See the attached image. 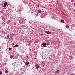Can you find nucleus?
I'll use <instances>...</instances> for the list:
<instances>
[{
    "label": "nucleus",
    "mask_w": 75,
    "mask_h": 75,
    "mask_svg": "<svg viewBox=\"0 0 75 75\" xmlns=\"http://www.w3.org/2000/svg\"><path fill=\"white\" fill-rule=\"evenodd\" d=\"M46 45H50V43H47Z\"/></svg>",
    "instance_id": "9d476101"
},
{
    "label": "nucleus",
    "mask_w": 75,
    "mask_h": 75,
    "mask_svg": "<svg viewBox=\"0 0 75 75\" xmlns=\"http://www.w3.org/2000/svg\"><path fill=\"white\" fill-rule=\"evenodd\" d=\"M6 38L7 39H8L9 38V36L8 35H7Z\"/></svg>",
    "instance_id": "0eeeda50"
},
{
    "label": "nucleus",
    "mask_w": 75,
    "mask_h": 75,
    "mask_svg": "<svg viewBox=\"0 0 75 75\" xmlns=\"http://www.w3.org/2000/svg\"><path fill=\"white\" fill-rule=\"evenodd\" d=\"M40 36L41 37H42V35H40Z\"/></svg>",
    "instance_id": "5701e85b"
},
{
    "label": "nucleus",
    "mask_w": 75,
    "mask_h": 75,
    "mask_svg": "<svg viewBox=\"0 0 75 75\" xmlns=\"http://www.w3.org/2000/svg\"><path fill=\"white\" fill-rule=\"evenodd\" d=\"M25 64V65H29V62H26Z\"/></svg>",
    "instance_id": "39448f33"
},
{
    "label": "nucleus",
    "mask_w": 75,
    "mask_h": 75,
    "mask_svg": "<svg viewBox=\"0 0 75 75\" xmlns=\"http://www.w3.org/2000/svg\"><path fill=\"white\" fill-rule=\"evenodd\" d=\"M8 23H10V20H8L7 22Z\"/></svg>",
    "instance_id": "dca6fc26"
},
{
    "label": "nucleus",
    "mask_w": 75,
    "mask_h": 75,
    "mask_svg": "<svg viewBox=\"0 0 75 75\" xmlns=\"http://www.w3.org/2000/svg\"><path fill=\"white\" fill-rule=\"evenodd\" d=\"M12 45H14V43H13Z\"/></svg>",
    "instance_id": "aec40b11"
},
{
    "label": "nucleus",
    "mask_w": 75,
    "mask_h": 75,
    "mask_svg": "<svg viewBox=\"0 0 75 75\" xmlns=\"http://www.w3.org/2000/svg\"><path fill=\"white\" fill-rule=\"evenodd\" d=\"M61 22H62V23H64L65 22H64V21L63 20H61Z\"/></svg>",
    "instance_id": "6e6552de"
},
{
    "label": "nucleus",
    "mask_w": 75,
    "mask_h": 75,
    "mask_svg": "<svg viewBox=\"0 0 75 75\" xmlns=\"http://www.w3.org/2000/svg\"><path fill=\"white\" fill-rule=\"evenodd\" d=\"M0 74H1V75H2V74H3V73H2V72H1V71H0Z\"/></svg>",
    "instance_id": "ddd939ff"
},
{
    "label": "nucleus",
    "mask_w": 75,
    "mask_h": 75,
    "mask_svg": "<svg viewBox=\"0 0 75 75\" xmlns=\"http://www.w3.org/2000/svg\"><path fill=\"white\" fill-rule=\"evenodd\" d=\"M42 45L44 47H46V43H43L42 44Z\"/></svg>",
    "instance_id": "7ed1b4c3"
},
{
    "label": "nucleus",
    "mask_w": 75,
    "mask_h": 75,
    "mask_svg": "<svg viewBox=\"0 0 75 75\" xmlns=\"http://www.w3.org/2000/svg\"><path fill=\"white\" fill-rule=\"evenodd\" d=\"M10 58H11V59H12L13 58V56H11L10 57Z\"/></svg>",
    "instance_id": "f8f14e48"
},
{
    "label": "nucleus",
    "mask_w": 75,
    "mask_h": 75,
    "mask_svg": "<svg viewBox=\"0 0 75 75\" xmlns=\"http://www.w3.org/2000/svg\"><path fill=\"white\" fill-rule=\"evenodd\" d=\"M9 50H11V48H9Z\"/></svg>",
    "instance_id": "a211bd4d"
},
{
    "label": "nucleus",
    "mask_w": 75,
    "mask_h": 75,
    "mask_svg": "<svg viewBox=\"0 0 75 75\" xmlns=\"http://www.w3.org/2000/svg\"><path fill=\"white\" fill-rule=\"evenodd\" d=\"M45 33H46V34H50L51 33V32L47 31H45Z\"/></svg>",
    "instance_id": "20e7f679"
},
{
    "label": "nucleus",
    "mask_w": 75,
    "mask_h": 75,
    "mask_svg": "<svg viewBox=\"0 0 75 75\" xmlns=\"http://www.w3.org/2000/svg\"><path fill=\"white\" fill-rule=\"evenodd\" d=\"M66 28H69V26L68 25H66Z\"/></svg>",
    "instance_id": "2eb2a0df"
},
{
    "label": "nucleus",
    "mask_w": 75,
    "mask_h": 75,
    "mask_svg": "<svg viewBox=\"0 0 75 75\" xmlns=\"http://www.w3.org/2000/svg\"><path fill=\"white\" fill-rule=\"evenodd\" d=\"M56 72L57 73L59 72V70H57V71Z\"/></svg>",
    "instance_id": "4468645a"
},
{
    "label": "nucleus",
    "mask_w": 75,
    "mask_h": 75,
    "mask_svg": "<svg viewBox=\"0 0 75 75\" xmlns=\"http://www.w3.org/2000/svg\"><path fill=\"white\" fill-rule=\"evenodd\" d=\"M38 11L40 13H41V10H39Z\"/></svg>",
    "instance_id": "1a4fd4ad"
},
{
    "label": "nucleus",
    "mask_w": 75,
    "mask_h": 75,
    "mask_svg": "<svg viewBox=\"0 0 75 75\" xmlns=\"http://www.w3.org/2000/svg\"><path fill=\"white\" fill-rule=\"evenodd\" d=\"M73 11H74V12H75V10H74Z\"/></svg>",
    "instance_id": "412c9836"
},
{
    "label": "nucleus",
    "mask_w": 75,
    "mask_h": 75,
    "mask_svg": "<svg viewBox=\"0 0 75 75\" xmlns=\"http://www.w3.org/2000/svg\"><path fill=\"white\" fill-rule=\"evenodd\" d=\"M5 72V73H8V71L7 70H6Z\"/></svg>",
    "instance_id": "9b49d317"
},
{
    "label": "nucleus",
    "mask_w": 75,
    "mask_h": 75,
    "mask_svg": "<svg viewBox=\"0 0 75 75\" xmlns=\"http://www.w3.org/2000/svg\"><path fill=\"white\" fill-rule=\"evenodd\" d=\"M7 2H5L3 6L4 7H6V6L7 5Z\"/></svg>",
    "instance_id": "f03ea898"
},
{
    "label": "nucleus",
    "mask_w": 75,
    "mask_h": 75,
    "mask_svg": "<svg viewBox=\"0 0 75 75\" xmlns=\"http://www.w3.org/2000/svg\"><path fill=\"white\" fill-rule=\"evenodd\" d=\"M18 47V45H16L14 46V48H15L16 47Z\"/></svg>",
    "instance_id": "423d86ee"
},
{
    "label": "nucleus",
    "mask_w": 75,
    "mask_h": 75,
    "mask_svg": "<svg viewBox=\"0 0 75 75\" xmlns=\"http://www.w3.org/2000/svg\"><path fill=\"white\" fill-rule=\"evenodd\" d=\"M74 5H75V3L74 4Z\"/></svg>",
    "instance_id": "b1692460"
},
{
    "label": "nucleus",
    "mask_w": 75,
    "mask_h": 75,
    "mask_svg": "<svg viewBox=\"0 0 75 75\" xmlns=\"http://www.w3.org/2000/svg\"><path fill=\"white\" fill-rule=\"evenodd\" d=\"M27 58H28V56H27Z\"/></svg>",
    "instance_id": "4be33fe9"
},
{
    "label": "nucleus",
    "mask_w": 75,
    "mask_h": 75,
    "mask_svg": "<svg viewBox=\"0 0 75 75\" xmlns=\"http://www.w3.org/2000/svg\"><path fill=\"white\" fill-rule=\"evenodd\" d=\"M37 7H39V5H37Z\"/></svg>",
    "instance_id": "f3484780"
},
{
    "label": "nucleus",
    "mask_w": 75,
    "mask_h": 75,
    "mask_svg": "<svg viewBox=\"0 0 75 75\" xmlns=\"http://www.w3.org/2000/svg\"><path fill=\"white\" fill-rule=\"evenodd\" d=\"M35 67L36 69H38L39 68V65L38 64H36L35 65Z\"/></svg>",
    "instance_id": "f257e3e1"
},
{
    "label": "nucleus",
    "mask_w": 75,
    "mask_h": 75,
    "mask_svg": "<svg viewBox=\"0 0 75 75\" xmlns=\"http://www.w3.org/2000/svg\"><path fill=\"white\" fill-rule=\"evenodd\" d=\"M40 34V35H43V33L42 34Z\"/></svg>",
    "instance_id": "6ab92c4d"
}]
</instances>
